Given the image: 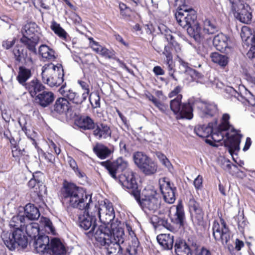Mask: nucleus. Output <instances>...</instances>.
<instances>
[{
  "instance_id": "79ce46f5",
  "label": "nucleus",
  "mask_w": 255,
  "mask_h": 255,
  "mask_svg": "<svg viewBox=\"0 0 255 255\" xmlns=\"http://www.w3.org/2000/svg\"><path fill=\"white\" fill-rule=\"evenodd\" d=\"M25 229L28 236L35 238L39 235L40 227L38 223H31L25 225Z\"/></svg>"
},
{
  "instance_id": "a18cd8bd",
  "label": "nucleus",
  "mask_w": 255,
  "mask_h": 255,
  "mask_svg": "<svg viewBox=\"0 0 255 255\" xmlns=\"http://www.w3.org/2000/svg\"><path fill=\"white\" fill-rule=\"evenodd\" d=\"M149 158L142 152H135L133 154V160L135 164L140 169Z\"/></svg>"
},
{
  "instance_id": "b1692460",
  "label": "nucleus",
  "mask_w": 255,
  "mask_h": 255,
  "mask_svg": "<svg viewBox=\"0 0 255 255\" xmlns=\"http://www.w3.org/2000/svg\"><path fill=\"white\" fill-rule=\"evenodd\" d=\"M228 40L229 38L226 35L220 33L214 37L213 40V45L217 50L226 52L227 49L229 48Z\"/></svg>"
},
{
  "instance_id": "4c0bfd02",
  "label": "nucleus",
  "mask_w": 255,
  "mask_h": 255,
  "mask_svg": "<svg viewBox=\"0 0 255 255\" xmlns=\"http://www.w3.org/2000/svg\"><path fill=\"white\" fill-rule=\"evenodd\" d=\"M156 164L150 158L141 167L140 169L146 175H151L154 174L157 171Z\"/></svg>"
},
{
  "instance_id": "aec40b11",
  "label": "nucleus",
  "mask_w": 255,
  "mask_h": 255,
  "mask_svg": "<svg viewBox=\"0 0 255 255\" xmlns=\"http://www.w3.org/2000/svg\"><path fill=\"white\" fill-rule=\"evenodd\" d=\"M15 60L18 62H23L26 65L33 64V61L30 53L21 46L16 45L12 51Z\"/></svg>"
},
{
  "instance_id": "20e7f679",
  "label": "nucleus",
  "mask_w": 255,
  "mask_h": 255,
  "mask_svg": "<svg viewBox=\"0 0 255 255\" xmlns=\"http://www.w3.org/2000/svg\"><path fill=\"white\" fill-rule=\"evenodd\" d=\"M60 196L63 204L81 210L89 207L92 200L91 197L84 194L80 187L67 182L63 183Z\"/></svg>"
},
{
  "instance_id": "f257e3e1",
  "label": "nucleus",
  "mask_w": 255,
  "mask_h": 255,
  "mask_svg": "<svg viewBox=\"0 0 255 255\" xmlns=\"http://www.w3.org/2000/svg\"><path fill=\"white\" fill-rule=\"evenodd\" d=\"M229 119V115L224 114L219 125L216 121L214 123H209L208 126L198 125L195 127L194 132L203 138L211 135L212 140L207 139L206 142L214 146H217L216 142L224 140L225 146L228 147L229 153L233 155L234 152L240 149L242 135L240 133V130H236L230 124Z\"/></svg>"
},
{
  "instance_id": "7ed1b4c3",
  "label": "nucleus",
  "mask_w": 255,
  "mask_h": 255,
  "mask_svg": "<svg viewBox=\"0 0 255 255\" xmlns=\"http://www.w3.org/2000/svg\"><path fill=\"white\" fill-rule=\"evenodd\" d=\"M26 218L24 215L18 214L11 219L9 226L15 229L12 233L3 232L1 235L2 240L6 247L11 251L20 247L25 248L28 244V239L23 232L25 226Z\"/></svg>"
},
{
  "instance_id": "5701e85b",
  "label": "nucleus",
  "mask_w": 255,
  "mask_h": 255,
  "mask_svg": "<svg viewBox=\"0 0 255 255\" xmlns=\"http://www.w3.org/2000/svg\"><path fill=\"white\" fill-rule=\"evenodd\" d=\"M189 208L191 213H194V219L197 224L200 225L203 221L204 212L200 204L192 197L188 202Z\"/></svg>"
},
{
  "instance_id": "49530a36",
  "label": "nucleus",
  "mask_w": 255,
  "mask_h": 255,
  "mask_svg": "<svg viewBox=\"0 0 255 255\" xmlns=\"http://www.w3.org/2000/svg\"><path fill=\"white\" fill-rule=\"evenodd\" d=\"M140 252L139 242L136 238H134L131 241V243L129 247L127 249L126 255H139Z\"/></svg>"
},
{
  "instance_id": "c9c22d12",
  "label": "nucleus",
  "mask_w": 255,
  "mask_h": 255,
  "mask_svg": "<svg viewBox=\"0 0 255 255\" xmlns=\"http://www.w3.org/2000/svg\"><path fill=\"white\" fill-rule=\"evenodd\" d=\"M95 124L94 121L89 116L81 117L77 121V125L83 130H93Z\"/></svg>"
},
{
  "instance_id": "de8ad7c7",
  "label": "nucleus",
  "mask_w": 255,
  "mask_h": 255,
  "mask_svg": "<svg viewBox=\"0 0 255 255\" xmlns=\"http://www.w3.org/2000/svg\"><path fill=\"white\" fill-rule=\"evenodd\" d=\"M182 65L185 68H186V69L185 70V73L187 74H188L190 75L191 77L192 80L194 81L196 80V79H201L203 77V75L197 72L196 70L188 67L187 66L188 63L185 62H182Z\"/></svg>"
},
{
  "instance_id": "37998d69",
  "label": "nucleus",
  "mask_w": 255,
  "mask_h": 255,
  "mask_svg": "<svg viewBox=\"0 0 255 255\" xmlns=\"http://www.w3.org/2000/svg\"><path fill=\"white\" fill-rule=\"evenodd\" d=\"M174 222L180 227L183 226L185 220V214L183 207L181 205H178L176 206V211L175 214Z\"/></svg>"
},
{
  "instance_id": "473e14b6",
  "label": "nucleus",
  "mask_w": 255,
  "mask_h": 255,
  "mask_svg": "<svg viewBox=\"0 0 255 255\" xmlns=\"http://www.w3.org/2000/svg\"><path fill=\"white\" fill-rule=\"evenodd\" d=\"M241 37L244 44L247 46L255 42V34H253L251 29L247 26L242 27Z\"/></svg>"
},
{
  "instance_id": "e433bc0d",
  "label": "nucleus",
  "mask_w": 255,
  "mask_h": 255,
  "mask_svg": "<svg viewBox=\"0 0 255 255\" xmlns=\"http://www.w3.org/2000/svg\"><path fill=\"white\" fill-rule=\"evenodd\" d=\"M93 151L97 156L101 159H105L109 157L112 151L103 144H97L93 148Z\"/></svg>"
},
{
  "instance_id": "9b49d317",
  "label": "nucleus",
  "mask_w": 255,
  "mask_h": 255,
  "mask_svg": "<svg viewBox=\"0 0 255 255\" xmlns=\"http://www.w3.org/2000/svg\"><path fill=\"white\" fill-rule=\"evenodd\" d=\"M122 186L127 189L130 190L131 195L134 198H138L139 190L138 189L137 184L134 173L131 170H128L125 172L119 175L117 180Z\"/></svg>"
},
{
  "instance_id": "cd10ccee",
  "label": "nucleus",
  "mask_w": 255,
  "mask_h": 255,
  "mask_svg": "<svg viewBox=\"0 0 255 255\" xmlns=\"http://www.w3.org/2000/svg\"><path fill=\"white\" fill-rule=\"evenodd\" d=\"M54 96L51 92L44 91L35 98L36 102L40 106L45 108L48 106L54 101Z\"/></svg>"
},
{
  "instance_id": "393cba45",
  "label": "nucleus",
  "mask_w": 255,
  "mask_h": 255,
  "mask_svg": "<svg viewBox=\"0 0 255 255\" xmlns=\"http://www.w3.org/2000/svg\"><path fill=\"white\" fill-rule=\"evenodd\" d=\"M159 244L166 250H171L174 244V236L170 234H161L156 237Z\"/></svg>"
},
{
  "instance_id": "774afa93",
  "label": "nucleus",
  "mask_w": 255,
  "mask_h": 255,
  "mask_svg": "<svg viewBox=\"0 0 255 255\" xmlns=\"http://www.w3.org/2000/svg\"><path fill=\"white\" fill-rule=\"evenodd\" d=\"M195 245H197L196 243H192L190 248L184 250L182 253H179L177 255H193L192 252H194V253L196 252V249L193 248V246Z\"/></svg>"
},
{
  "instance_id": "09e8293b",
  "label": "nucleus",
  "mask_w": 255,
  "mask_h": 255,
  "mask_svg": "<svg viewBox=\"0 0 255 255\" xmlns=\"http://www.w3.org/2000/svg\"><path fill=\"white\" fill-rule=\"evenodd\" d=\"M190 248L186 243L182 239H178L175 241L174 250L176 255L182 253L184 250Z\"/></svg>"
},
{
  "instance_id": "0eeeda50",
  "label": "nucleus",
  "mask_w": 255,
  "mask_h": 255,
  "mask_svg": "<svg viewBox=\"0 0 255 255\" xmlns=\"http://www.w3.org/2000/svg\"><path fill=\"white\" fill-rule=\"evenodd\" d=\"M218 31L217 26L211 20L206 19L200 26L199 23L193 28L188 29V34L198 43H201L208 39V36L214 34Z\"/></svg>"
},
{
  "instance_id": "bf43d9fd",
  "label": "nucleus",
  "mask_w": 255,
  "mask_h": 255,
  "mask_svg": "<svg viewBox=\"0 0 255 255\" xmlns=\"http://www.w3.org/2000/svg\"><path fill=\"white\" fill-rule=\"evenodd\" d=\"M99 54L108 58H113L115 56V52L113 50H109L104 47L101 49Z\"/></svg>"
},
{
  "instance_id": "3c124183",
  "label": "nucleus",
  "mask_w": 255,
  "mask_h": 255,
  "mask_svg": "<svg viewBox=\"0 0 255 255\" xmlns=\"http://www.w3.org/2000/svg\"><path fill=\"white\" fill-rule=\"evenodd\" d=\"M165 37L171 45L174 48L176 52H179L181 50V47L179 44L175 41L174 36L171 33L165 34Z\"/></svg>"
},
{
  "instance_id": "6e6d98bb",
  "label": "nucleus",
  "mask_w": 255,
  "mask_h": 255,
  "mask_svg": "<svg viewBox=\"0 0 255 255\" xmlns=\"http://www.w3.org/2000/svg\"><path fill=\"white\" fill-rule=\"evenodd\" d=\"M193 248L196 249L194 255H212L210 251L206 248L200 247L198 245H194Z\"/></svg>"
},
{
  "instance_id": "58836bf2",
  "label": "nucleus",
  "mask_w": 255,
  "mask_h": 255,
  "mask_svg": "<svg viewBox=\"0 0 255 255\" xmlns=\"http://www.w3.org/2000/svg\"><path fill=\"white\" fill-rule=\"evenodd\" d=\"M151 222L155 228L163 226L170 231H172L174 229V227L170 224L168 220L165 218L154 216L151 218Z\"/></svg>"
},
{
  "instance_id": "dca6fc26",
  "label": "nucleus",
  "mask_w": 255,
  "mask_h": 255,
  "mask_svg": "<svg viewBox=\"0 0 255 255\" xmlns=\"http://www.w3.org/2000/svg\"><path fill=\"white\" fill-rule=\"evenodd\" d=\"M160 190L163 196L165 201L169 204H172L175 201V187H172L169 181L165 178L160 179L159 181Z\"/></svg>"
},
{
  "instance_id": "1a4fd4ad",
  "label": "nucleus",
  "mask_w": 255,
  "mask_h": 255,
  "mask_svg": "<svg viewBox=\"0 0 255 255\" xmlns=\"http://www.w3.org/2000/svg\"><path fill=\"white\" fill-rule=\"evenodd\" d=\"M182 95H178L175 99L171 100L170 107L174 114L179 119L191 120L193 118V107L190 103H182Z\"/></svg>"
},
{
  "instance_id": "a19ab883",
  "label": "nucleus",
  "mask_w": 255,
  "mask_h": 255,
  "mask_svg": "<svg viewBox=\"0 0 255 255\" xmlns=\"http://www.w3.org/2000/svg\"><path fill=\"white\" fill-rule=\"evenodd\" d=\"M210 57L214 63H217L222 67L226 66L228 63V57L218 52L211 53Z\"/></svg>"
},
{
  "instance_id": "69168bd1",
  "label": "nucleus",
  "mask_w": 255,
  "mask_h": 255,
  "mask_svg": "<svg viewBox=\"0 0 255 255\" xmlns=\"http://www.w3.org/2000/svg\"><path fill=\"white\" fill-rule=\"evenodd\" d=\"M203 177L199 175L194 181V185L196 189H199L202 187Z\"/></svg>"
},
{
  "instance_id": "0e129e2a",
  "label": "nucleus",
  "mask_w": 255,
  "mask_h": 255,
  "mask_svg": "<svg viewBox=\"0 0 255 255\" xmlns=\"http://www.w3.org/2000/svg\"><path fill=\"white\" fill-rule=\"evenodd\" d=\"M163 54L166 56V60L171 61L172 60V55L171 53V48L169 46H165Z\"/></svg>"
},
{
  "instance_id": "72a5a7b5",
  "label": "nucleus",
  "mask_w": 255,
  "mask_h": 255,
  "mask_svg": "<svg viewBox=\"0 0 255 255\" xmlns=\"http://www.w3.org/2000/svg\"><path fill=\"white\" fill-rule=\"evenodd\" d=\"M69 103L65 98L57 99L54 105V111L59 114L66 113L69 109Z\"/></svg>"
},
{
  "instance_id": "7c9ffc66",
  "label": "nucleus",
  "mask_w": 255,
  "mask_h": 255,
  "mask_svg": "<svg viewBox=\"0 0 255 255\" xmlns=\"http://www.w3.org/2000/svg\"><path fill=\"white\" fill-rule=\"evenodd\" d=\"M39 227L44 232L52 235H56V230L52 221L48 218L41 217L39 221Z\"/></svg>"
},
{
  "instance_id": "e2e57ef3",
  "label": "nucleus",
  "mask_w": 255,
  "mask_h": 255,
  "mask_svg": "<svg viewBox=\"0 0 255 255\" xmlns=\"http://www.w3.org/2000/svg\"><path fill=\"white\" fill-rule=\"evenodd\" d=\"M166 65H167V69L168 71V74L175 81H177V79L174 75V70H173V66L172 64L173 60H171V61L168 60H166Z\"/></svg>"
},
{
  "instance_id": "9d476101",
  "label": "nucleus",
  "mask_w": 255,
  "mask_h": 255,
  "mask_svg": "<svg viewBox=\"0 0 255 255\" xmlns=\"http://www.w3.org/2000/svg\"><path fill=\"white\" fill-rule=\"evenodd\" d=\"M91 204L89 207L84 209V214L79 216V226L85 230H89L88 233L91 234L95 238L96 230L100 226H97L96 215L95 211H91Z\"/></svg>"
},
{
  "instance_id": "864d4df0",
  "label": "nucleus",
  "mask_w": 255,
  "mask_h": 255,
  "mask_svg": "<svg viewBox=\"0 0 255 255\" xmlns=\"http://www.w3.org/2000/svg\"><path fill=\"white\" fill-rule=\"evenodd\" d=\"M25 151L24 149L21 150L16 146H13L12 149V156L16 160L23 159L25 155Z\"/></svg>"
},
{
  "instance_id": "c756f323",
  "label": "nucleus",
  "mask_w": 255,
  "mask_h": 255,
  "mask_svg": "<svg viewBox=\"0 0 255 255\" xmlns=\"http://www.w3.org/2000/svg\"><path fill=\"white\" fill-rule=\"evenodd\" d=\"M24 215L26 220H35L40 217L39 209L33 204L28 203L24 207Z\"/></svg>"
},
{
  "instance_id": "a211bd4d",
  "label": "nucleus",
  "mask_w": 255,
  "mask_h": 255,
  "mask_svg": "<svg viewBox=\"0 0 255 255\" xmlns=\"http://www.w3.org/2000/svg\"><path fill=\"white\" fill-rule=\"evenodd\" d=\"M67 252L64 244L58 238H51L47 250V254L50 255H65Z\"/></svg>"
},
{
  "instance_id": "412c9836",
  "label": "nucleus",
  "mask_w": 255,
  "mask_h": 255,
  "mask_svg": "<svg viewBox=\"0 0 255 255\" xmlns=\"http://www.w3.org/2000/svg\"><path fill=\"white\" fill-rule=\"evenodd\" d=\"M60 94L74 104L80 105L86 100L83 99L82 96H80L78 93L74 92L72 90L66 87V83L63 84L59 89Z\"/></svg>"
},
{
  "instance_id": "8fccbe9b",
  "label": "nucleus",
  "mask_w": 255,
  "mask_h": 255,
  "mask_svg": "<svg viewBox=\"0 0 255 255\" xmlns=\"http://www.w3.org/2000/svg\"><path fill=\"white\" fill-rule=\"evenodd\" d=\"M90 102L94 108L100 107V97L98 93H92L88 96Z\"/></svg>"
},
{
  "instance_id": "f8f14e48",
  "label": "nucleus",
  "mask_w": 255,
  "mask_h": 255,
  "mask_svg": "<svg viewBox=\"0 0 255 255\" xmlns=\"http://www.w3.org/2000/svg\"><path fill=\"white\" fill-rule=\"evenodd\" d=\"M213 236L216 241H220L223 245H226L231 238V232L223 219L220 224L214 221L212 226Z\"/></svg>"
},
{
  "instance_id": "680f3d73",
  "label": "nucleus",
  "mask_w": 255,
  "mask_h": 255,
  "mask_svg": "<svg viewBox=\"0 0 255 255\" xmlns=\"http://www.w3.org/2000/svg\"><path fill=\"white\" fill-rule=\"evenodd\" d=\"M119 8L121 11V14L124 16H129L130 13L129 12L131 11L129 7H128L124 3H119Z\"/></svg>"
},
{
  "instance_id": "6ab92c4d",
  "label": "nucleus",
  "mask_w": 255,
  "mask_h": 255,
  "mask_svg": "<svg viewBox=\"0 0 255 255\" xmlns=\"http://www.w3.org/2000/svg\"><path fill=\"white\" fill-rule=\"evenodd\" d=\"M92 133L98 140L106 139L111 137L112 130L106 124L96 123L93 129Z\"/></svg>"
},
{
  "instance_id": "4468645a",
  "label": "nucleus",
  "mask_w": 255,
  "mask_h": 255,
  "mask_svg": "<svg viewBox=\"0 0 255 255\" xmlns=\"http://www.w3.org/2000/svg\"><path fill=\"white\" fill-rule=\"evenodd\" d=\"M232 9L235 12L236 16L241 22L248 23L251 21L252 14L249 11L250 7L239 1V0H229Z\"/></svg>"
},
{
  "instance_id": "052dcab7",
  "label": "nucleus",
  "mask_w": 255,
  "mask_h": 255,
  "mask_svg": "<svg viewBox=\"0 0 255 255\" xmlns=\"http://www.w3.org/2000/svg\"><path fill=\"white\" fill-rule=\"evenodd\" d=\"M244 98L250 105L255 106V98L253 94L246 89H245V96Z\"/></svg>"
},
{
  "instance_id": "2eb2a0df",
  "label": "nucleus",
  "mask_w": 255,
  "mask_h": 255,
  "mask_svg": "<svg viewBox=\"0 0 255 255\" xmlns=\"http://www.w3.org/2000/svg\"><path fill=\"white\" fill-rule=\"evenodd\" d=\"M93 211L98 216L100 221L105 226L113 221L115 217V211L112 204L104 205L101 207L94 206Z\"/></svg>"
},
{
  "instance_id": "338daca9",
  "label": "nucleus",
  "mask_w": 255,
  "mask_h": 255,
  "mask_svg": "<svg viewBox=\"0 0 255 255\" xmlns=\"http://www.w3.org/2000/svg\"><path fill=\"white\" fill-rule=\"evenodd\" d=\"M251 45L249 50L247 53V56L251 59L255 58V42Z\"/></svg>"
},
{
  "instance_id": "c85d7f7f",
  "label": "nucleus",
  "mask_w": 255,
  "mask_h": 255,
  "mask_svg": "<svg viewBox=\"0 0 255 255\" xmlns=\"http://www.w3.org/2000/svg\"><path fill=\"white\" fill-rule=\"evenodd\" d=\"M40 38L37 36L26 37L22 36L20 39V41L26 46L30 52L34 54H37L36 46L39 42Z\"/></svg>"
},
{
  "instance_id": "6e6552de",
  "label": "nucleus",
  "mask_w": 255,
  "mask_h": 255,
  "mask_svg": "<svg viewBox=\"0 0 255 255\" xmlns=\"http://www.w3.org/2000/svg\"><path fill=\"white\" fill-rule=\"evenodd\" d=\"M175 16L178 24L183 28H187L188 33L189 28L195 27L198 24L196 22V11L192 8H188L186 5H182L175 13Z\"/></svg>"
},
{
  "instance_id": "c03bdc74",
  "label": "nucleus",
  "mask_w": 255,
  "mask_h": 255,
  "mask_svg": "<svg viewBox=\"0 0 255 255\" xmlns=\"http://www.w3.org/2000/svg\"><path fill=\"white\" fill-rule=\"evenodd\" d=\"M18 124L22 128V130L25 132L27 137L33 141V143H35V138L36 137V133L33 130L28 129L26 127V122L24 118H19Z\"/></svg>"
},
{
  "instance_id": "ea45409f",
  "label": "nucleus",
  "mask_w": 255,
  "mask_h": 255,
  "mask_svg": "<svg viewBox=\"0 0 255 255\" xmlns=\"http://www.w3.org/2000/svg\"><path fill=\"white\" fill-rule=\"evenodd\" d=\"M50 28L55 34L57 35L61 39L65 41H67L68 34L66 31L60 26L59 23L55 21H52Z\"/></svg>"
},
{
  "instance_id": "f03ea898",
  "label": "nucleus",
  "mask_w": 255,
  "mask_h": 255,
  "mask_svg": "<svg viewBox=\"0 0 255 255\" xmlns=\"http://www.w3.org/2000/svg\"><path fill=\"white\" fill-rule=\"evenodd\" d=\"M125 238L124 230L122 228L111 231L105 225H100L95 233V239L107 250L108 255H123L121 245L124 243Z\"/></svg>"
},
{
  "instance_id": "13d9d810",
  "label": "nucleus",
  "mask_w": 255,
  "mask_h": 255,
  "mask_svg": "<svg viewBox=\"0 0 255 255\" xmlns=\"http://www.w3.org/2000/svg\"><path fill=\"white\" fill-rule=\"evenodd\" d=\"M42 185V181L41 179H31L28 183V185L31 188H35L37 192V188H39Z\"/></svg>"
},
{
  "instance_id": "f704fd0d",
  "label": "nucleus",
  "mask_w": 255,
  "mask_h": 255,
  "mask_svg": "<svg viewBox=\"0 0 255 255\" xmlns=\"http://www.w3.org/2000/svg\"><path fill=\"white\" fill-rule=\"evenodd\" d=\"M32 76V72L30 69L24 66H20L18 68V75L16 79L19 84L24 86L26 82Z\"/></svg>"
},
{
  "instance_id": "423d86ee",
  "label": "nucleus",
  "mask_w": 255,
  "mask_h": 255,
  "mask_svg": "<svg viewBox=\"0 0 255 255\" xmlns=\"http://www.w3.org/2000/svg\"><path fill=\"white\" fill-rule=\"evenodd\" d=\"M134 198L145 212L146 210L154 211L160 205V201L157 198L156 191L152 186L145 187L141 193V198L140 191L138 198Z\"/></svg>"
},
{
  "instance_id": "603ef678",
  "label": "nucleus",
  "mask_w": 255,
  "mask_h": 255,
  "mask_svg": "<svg viewBox=\"0 0 255 255\" xmlns=\"http://www.w3.org/2000/svg\"><path fill=\"white\" fill-rule=\"evenodd\" d=\"M238 221V228L241 232L244 231V228L247 226L248 222L245 219L244 214H238L236 218Z\"/></svg>"
},
{
  "instance_id": "4be33fe9",
  "label": "nucleus",
  "mask_w": 255,
  "mask_h": 255,
  "mask_svg": "<svg viewBox=\"0 0 255 255\" xmlns=\"http://www.w3.org/2000/svg\"><path fill=\"white\" fill-rule=\"evenodd\" d=\"M50 239L45 235H39L35 238L33 243V247L35 252L39 254H47Z\"/></svg>"
},
{
  "instance_id": "39448f33",
  "label": "nucleus",
  "mask_w": 255,
  "mask_h": 255,
  "mask_svg": "<svg viewBox=\"0 0 255 255\" xmlns=\"http://www.w3.org/2000/svg\"><path fill=\"white\" fill-rule=\"evenodd\" d=\"M64 70L61 64L52 63L45 64L42 68V80L50 87H57L64 81Z\"/></svg>"
},
{
  "instance_id": "f3484780",
  "label": "nucleus",
  "mask_w": 255,
  "mask_h": 255,
  "mask_svg": "<svg viewBox=\"0 0 255 255\" xmlns=\"http://www.w3.org/2000/svg\"><path fill=\"white\" fill-rule=\"evenodd\" d=\"M205 117H213L217 113V106L214 103L196 100L193 104Z\"/></svg>"
},
{
  "instance_id": "bb28decb",
  "label": "nucleus",
  "mask_w": 255,
  "mask_h": 255,
  "mask_svg": "<svg viewBox=\"0 0 255 255\" xmlns=\"http://www.w3.org/2000/svg\"><path fill=\"white\" fill-rule=\"evenodd\" d=\"M21 32L22 36L35 37L40 38L39 28L35 22H29L26 23L22 28Z\"/></svg>"
},
{
  "instance_id": "ddd939ff",
  "label": "nucleus",
  "mask_w": 255,
  "mask_h": 255,
  "mask_svg": "<svg viewBox=\"0 0 255 255\" xmlns=\"http://www.w3.org/2000/svg\"><path fill=\"white\" fill-rule=\"evenodd\" d=\"M101 164L107 169L109 174L115 180H117L118 172H124L128 169V161L122 157H118L113 161L107 160L102 162Z\"/></svg>"
},
{
  "instance_id": "5fc2aeb1",
  "label": "nucleus",
  "mask_w": 255,
  "mask_h": 255,
  "mask_svg": "<svg viewBox=\"0 0 255 255\" xmlns=\"http://www.w3.org/2000/svg\"><path fill=\"white\" fill-rule=\"evenodd\" d=\"M157 157L162 165L167 168L169 171H171L173 169L172 164L164 154L159 153L157 154Z\"/></svg>"
},
{
  "instance_id": "4d7b16f0",
  "label": "nucleus",
  "mask_w": 255,
  "mask_h": 255,
  "mask_svg": "<svg viewBox=\"0 0 255 255\" xmlns=\"http://www.w3.org/2000/svg\"><path fill=\"white\" fill-rule=\"evenodd\" d=\"M77 82L80 85L82 90L84 91L82 96L83 97V99L86 100L90 94L89 85L88 83L82 80H78Z\"/></svg>"
},
{
  "instance_id": "a878e982",
  "label": "nucleus",
  "mask_w": 255,
  "mask_h": 255,
  "mask_svg": "<svg viewBox=\"0 0 255 255\" xmlns=\"http://www.w3.org/2000/svg\"><path fill=\"white\" fill-rule=\"evenodd\" d=\"M23 86L33 97L35 96L37 93L43 90L45 88L41 82L36 78L27 82Z\"/></svg>"
},
{
  "instance_id": "2f4dec72",
  "label": "nucleus",
  "mask_w": 255,
  "mask_h": 255,
  "mask_svg": "<svg viewBox=\"0 0 255 255\" xmlns=\"http://www.w3.org/2000/svg\"><path fill=\"white\" fill-rule=\"evenodd\" d=\"M39 53L44 60L53 61L56 58L55 51L45 44L39 46Z\"/></svg>"
}]
</instances>
